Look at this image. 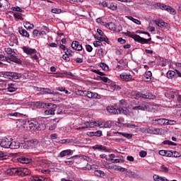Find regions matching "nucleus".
Listing matches in <instances>:
<instances>
[{"mask_svg":"<svg viewBox=\"0 0 181 181\" xmlns=\"http://www.w3.org/2000/svg\"><path fill=\"white\" fill-rule=\"evenodd\" d=\"M23 128L28 131H45L46 129V124L42 123V121L32 122L25 119L23 122Z\"/></svg>","mask_w":181,"mask_h":181,"instance_id":"f257e3e1","label":"nucleus"},{"mask_svg":"<svg viewBox=\"0 0 181 181\" xmlns=\"http://www.w3.org/2000/svg\"><path fill=\"white\" fill-rule=\"evenodd\" d=\"M11 175H17V176H28L30 175V170L26 168H16L10 169Z\"/></svg>","mask_w":181,"mask_h":181,"instance_id":"f03ea898","label":"nucleus"},{"mask_svg":"<svg viewBox=\"0 0 181 181\" xmlns=\"http://www.w3.org/2000/svg\"><path fill=\"white\" fill-rule=\"evenodd\" d=\"M129 37H132L135 40V42H138V43H141V45H146V43H149L151 40H152V38L150 37L148 39H145L142 37H140L139 35L134 34V33L128 32V35Z\"/></svg>","mask_w":181,"mask_h":181,"instance_id":"7ed1b4c3","label":"nucleus"},{"mask_svg":"<svg viewBox=\"0 0 181 181\" xmlns=\"http://www.w3.org/2000/svg\"><path fill=\"white\" fill-rule=\"evenodd\" d=\"M132 94L135 98H144L145 100H153V98H155V95L148 92L144 94L139 91H136L133 92Z\"/></svg>","mask_w":181,"mask_h":181,"instance_id":"20e7f679","label":"nucleus"},{"mask_svg":"<svg viewBox=\"0 0 181 181\" xmlns=\"http://www.w3.org/2000/svg\"><path fill=\"white\" fill-rule=\"evenodd\" d=\"M106 110L109 114H112V115L121 114V107H119V105L118 106L117 104L107 106Z\"/></svg>","mask_w":181,"mask_h":181,"instance_id":"39448f33","label":"nucleus"},{"mask_svg":"<svg viewBox=\"0 0 181 181\" xmlns=\"http://www.w3.org/2000/svg\"><path fill=\"white\" fill-rule=\"evenodd\" d=\"M3 76L5 78H8V80H18L22 77V74H18L16 72H4Z\"/></svg>","mask_w":181,"mask_h":181,"instance_id":"423d86ee","label":"nucleus"},{"mask_svg":"<svg viewBox=\"0 0 181 181\" xmlns=\"http://www.w3.org/2000/svg\"><path fill=\"white\" fill-rule=\"evenodd\" d=\"M45 107L48 109L44 112L45 115H54V112L56 111V108H57V105L53 103H47Z\"/></svg>","mask_w":181,"mask_h":181,"instance_id":"0eeeda50","label":"nucleus"},{"mask_svg":"<svg viewBox=\"0 0 181 181\" xmlns=\"http://www.w3.org/2000/svg\"><path fill=\"white\" fill-rule=\"evenodd\" d=\"M94 127H101L100 122H86L85 126L77 128V129H86V128H94Z\"/></svg>","mask_w":181,"mask_h":181,"instance_id":"6e6552de","label":"nucleus"},{"mask_svg":"<svg viewBox=\"0 0 181 181\" xmlns=\"http://www.w3.org/2000/svg\"><path fill=\"white\" fill-rule=\"evenodd\" d=\"M156 8H159V9H162V11H167V12H170V13H175V9L163 4L157 3L156 4Z\"/></svg>","mask_w":181,"mask_h":181,"instance_id":"1a4fd4ad","label":"nucleus"},{"mask_svg":"<svg viewBox=\"0 0 181 181\" xmlns=\"http://www.w3.org/2000/svg\"><path fill=\"white\" fill-rule=\"evenodd\" d=\"M119 77L122 81H134L135 79L132 78L131 74H128L127 72H123L119 74Z\"/></svg>","mask_w":181,"mask_h":181,"instance_id":"9d476101","label":"nucleus"},{"mask_svg":"<svg viewBox=\"0 0 181 181\" xmlns=\"http://www.w3.org/2000/svg\"><path fill=\"white\" fill-rule=\"evenodd\" d=\"M144 132L146 134H153L154 135H158L160 132V129L159 128L148 127L144 129Z\"/></svg>","mask_w":181,"mask_h":181,"instance_id":"9b49d317","label":"nucleus"},{"mask_svg":"<svg viewBox=\"0 0 181 181\" xmlns=\"http://www.w3.org/2000/svg\"><path fill=\"white\" fill-rule=\"evenodd\" d=\"M11 141V139H8V138L2 139L0 142V146H1V148H10Z\"/></svg>","mask_w":181,"mask_h":181,"instance_id":"f8f14e48","label":"nucleus"},{"mask_svg":"<svg viewBox=\"0 0 181 181\" xmlns=\"http://www.w3.org/2000/svg\"><path fill=\"white\" fill-rule=\"evenodd\" d=\"M22 49L24 53H25V54H28L30 56H31L32 54H35V53H37V51L35 49H33L29 47L24 46Z\"/></svg>","mask_w":181,"mask_h":181,"instance_id":"ddd939ff","label":"nucleus"},{"mask_svg":"<svg viewBox=\"0 0 181 181\" xmlns=\"http://www.w3.org/2000/svg\"><path fill=\"white\" fill-rule=\"evenodd\" d=\"M71 47L74 50H76L77 52H81V50H83V45L80 44L78 41H73Z\"/></svg>","mask_w":181,"mask_h":181,"instance_id":"4468645a","label":"nucleus"},{"mask_svg":"<svg viewBox=\"0 0 181 181\" xmlns=\"http://www.w3.org/2000/svg\"><path fill=\"white\" fill-rule=\"evenodd\" d=\"M40 91H41V93H43L44 94H53L54 95L59 94V92L54 93L53 90L47 88H40Z\"/></svg>","mask_w":181,"mask_h":181,"instance_id":"2eb2a0df","label":"nucleus"},{"mask_svg":"<svg viewBox=\"0 0 181 181\" xmlns=\"http://www.w3.org/2000/svg\"><path fill=\"white\" fill-rule=\"evenodd\" d=\"M10 149H19L21 148V143L19 141L11 140L10 141Z\"/></svg>","mask_w":181,"mask_h":181,"instance_id":"dca6fc26","label":"nucleus"},{"mask_svg":"<svg viewBox=\"0 0 181 181\" xmlns=\"http://www.w3.org/2000/svg\"><path fill=\"white\" fill-rule=\"evenodd\" d=\"M107 88L110 91H115V90H118L119 88V86L115 83V82H113L112 81H110V82L108 83Z\"/></svg>","mask_w":181,"mask_h":181,"instance_id":"f3484780","label":"nucleus"},{"mask_svg":"<svg viewBox=\"0 0 181 181\" xmlns=\"http://www.w3.org/2000/svg\"><path fill=\"white\" fill-rule=\"evenodd\" d=\"M124 105H125V100H120L119 103V107L121 109V113L124 114L125 115H128V109L127 107H124Z\"/></svg>","mask_w":181,"mask_h":181,"instance_id":"a211bd4d","label":"nucleus"},{"mask_svg":"<svg viewBox=\"0 0 181 181\" xmlns=\"http://www.w3.org/2000/svg\"><path fill=\"white\" fill-rule=\"evenodd\" d=\"M144 81H151L152 80V72L151 71H146L145 74L143 76Z\"/></svg>","mask_w":181,"mask_h":181,"instance_id":"6ab92c4d","label":"nucleus"},{"mask_svg":"<svg viewBox=\"0 0 181 181\" xmlns=\"http://www.w3.org/2000/svg\"><path fill=\"white\" fill-rule=\"evenodd\" d=\"M8 62H13V63H17V64H22V61L21 59L16 57V54L11 55L8 57Z\"/></svg>","mask_w":181,"mask_h":181,"instance_id":"aec40b11","label":"nucleus"},{"mask_svg":"<svg viewBox=\"0 0 181 181\" xmlns=\"http://www.w3.org/2000/svg\"><path fill=\"white\" fill-rule=\"evenodd\" d=\"M92 148L94 151H101L103 152H107V147L103 146V145H100V144H95V146H93L92 147Z\"/></svg>","mask_w":181,"mask_h":181,"instance_id":"412c9836","label":"nucleus"},{"mask_svg":"<svg viewBox=\"0 0 181 181\" xmlns=\"http://www.w3.org/2000/svg\"><path fill=\"white\" fill-rule=\"evenodd\" d=\"M104 26H105V28L110 30H116L117 29V25H115V24L112 22L105 23Z\"/></svg>","mask_w":181,"mask_h":181,"instance_id":"4be33fe9","label":"nucleus"},{"mask_svg":"<svg viewBox=\"0 0 181 181\" xmlns=\"http://www.w3.org/2000/svg\"><path fill=\"white\" fill-rule=\"evenodd\" d=\"M155 23L159 28H167L168 27V23H165V21H163V20H162V19L156 20L155 21Z\"/></svg>","mask_w":181,"mask_h":181,"instance_id":"5701e85b","label":"nucleus"},{"mask_svg":"<svg viewBox=\"0 0 181 181\" xmlns=\"http://www.w3.org/2000/svg\"><path fill=\"white\" fill-rule=\"evenodd\" d=\"M47 104V103L37 101L34 103V107L37 108H46Z\"/></svg>","mask_w":181,"mask_h":181,"instance_id":"b1692460","label":"nucleus"},{"mask_svg":"<svg viewBox=\"0 0 181 181\" xmlns=\"http://www.w3.org/2000/svg\"><path fill=\"white\" fill-rule=\"evenodd\" d=\"M69 155H73V151L70 149L64 150L59 153V156L61 158H64V156H69Z\"/></svg>","mask_w":181,"mask_h":181,"instance_id":"393cba45","label":"nucleus"},{"mask_svg":"<svg viewBox=\"0 0 181 181\" xmlns=\"http://www.w3.org/2000/svg\"><path fill=\"white\" fill-rule=\"evenodd\" d=\"M18 161L20 162V163H30V162H32V159L25 156H21L18 158Z\"/></svg>","mask_w":181,"mask_h":181,"instance_id":"a878e982","label":"nucleus"},{"mask_svg":"<svg viewBox=\"0 0 181 181\" xmlns=\"http://www.w3.org/2000/svg\"><path fill=\"white\" fill-rule=\"evenodd\" d=\"M74 158H78V156L76 155V156H71L70 158V159H74ZM79 158L81 159H83V160H86L87 162H90L91 161V158L87 156H84V155H81V156H79Z\"/></svg>","mask_w":181,"mask_h":181,"instance_id":"bb28decb","label":"nucleus"},{"mask_svg":"<svg viewBox=\"0 0 181 181\" xmlns=\"http://www.w3.org/2000/svg\"><path fill=\"white\" fill-rule=\"evenodd\" d=\"M4 52H6V53L8 54L10 57L13 56L14 54H16V52H15V50H13L11 47L4 48Z\"/></svg>","mask_w":181,"mask_h":181,"instance_id":"cd10ccee","label":"nucleus"},{"mask_svg":"<svg viewBox=\"0 0 181 181\" xmlns=\"http://www.w3.org/2000/svg\"><path fill=\"white\" fill-rule=\"evenodd\" d=\"M18 32L21 36H23L24 37H29L30 35L28 31L23 28H19Z\"/></svg>","mask_w":181,"mask_h":181,"instance_id":"c85d7f7f","label":"nucleus"},{"mask_svg":"<svg viewBox=\"0 0 181 181\" xmlns=\"http://www.w3.org/2000/svg\"><path fill=\"white\" fill-rule=\"evenodd\" d=\"M95 176H98L99 177H104L105 176V173L102 171L101 170H95L94 171Z\"/></svg>","mask_w":181,"mask_h":181,"instance_id":"c756f323","label":"nucleus"},{"mask_svg":"<svg viewBox=\"0 0 181 181\" xmlns=\"http://www.w3.org/2000/svg\"><path fill=\"white\" fill-rule=\"evenodd\" d=\"M14 84L13 83H11L8 85V88L7 90L8 91V93H15V91H16V90H18V88L14 87Z\"/></svg>","mask_w":181,"mask_h":181,"instance_id":"7c9ffc66","label":"nucleus"},{"mask_svg":"<svg viewBox=\"0 0 181 181\" xmlns=\"http://www.w3.org/2000/svg\"><path fill=\"white\" fill-rule=\"evenodd\" d=\"M107 160L111 163H124V160L122 159L109 158Z\"/></svg>","mask_w":181,"mask_h":181,"instance_id":"2f4dec72","label":"nucleus"},{"mask_svg":"<svg viewBox=\"0 0 181 181\" xmlns=\"http://www.w3.org/2000/svg\"><path fill=\"white\" fill-rule=\"evenodd\" d=\"M153 179L155 181H168V179H166V177H162L158 175H154Z\"/></svg>","mask_w":181,"mask_h":181,"instance_id":"473e14b6","label":"nucleus"},{"mask_svg":"<svg viewBox=\"0 0 181 181\" xmlns=\"http://www.w3.org/2000/svg\"><path fill=\"white\" fill-rule=\"evenodd\" d=\"M74 94H76V95H81V97H85L86 90L76 89L74 91Z\"/></svg>","mask_w":181,"mask_h":181,"instance_id":"72a5a7b5","label":"nucleus"},{"mask_svg":"<svg viewBox=\"0 0 181 181\" xmlns=\"http://www.w3.org/2000/svg\"><path fill=\"white\" fill-rule=\"evenodd\" d=\"M108 9H111V11H117V9H118V6L115 3H110Z\"/></svg>","mask_w":181,"mask_h":181,"instance_id":"f704fd0d","label":"nucleus"},{"mask_svg":"<svg viewBox=\"0 0 181 181\" xmlns=\"http://www.w3.org/2000/svg\"><path fill=\"white\" fill-rule=\"evenodd\" d=\"M163 144L164 145H169L170 146H176V145H177V144L173 142V141H169V140H165L163 142Z\"/></svg>","mask_w":181,"mask_h":181,"instance_id":"c9c22d12","label":"nucleus"},{"mask_svg":"<svg viewBox=\"0 0 181 181\" xmlns=\"http://www.w3.org/2000/svg\"><path fill=\"white\" fill-rule=\"evenodd\" d=\"M175 76H176V72H175L174 71H168L167 72L168 78H173Z\"/></svg>","mask_w":181,"mask_h":181,"instance_id":"e433bc0d","label":"nucleus"},{"mask_svg":"<svg viewBox=\"0 0 181 181\" xmlns=\"http://www.w3.org/2000/svg\"><path fill=\"white\" fill-rule=\"evenodd\" d=\"M117 134H120V135H122L124 138H127V139H131V138H132V134L122 132H117Z\"/></svg>","mask_w":181,"mask_h":181,"instance_id":"4c0bfd02","label":"nucleus"},{"mask_svg":"<svg viewBox=\"0 0 181 181\" xmlns=\"http://www.w3.org/2000/svg\"><path fill=\"white\" fill-rule=\"evenodd\" d=\"M65 54H67L69 57H73L74 56V52L71 49H66V51L64 52Z\"/></svg>","mask_w":181,"mask_h":181,"instance_id":"58836bf2","label":"nucleus"},{"mask_svg":"<svg viewBox=\"0 0 181 181\" xmlns=\"http://www.w3.org/2000/svg\"><path fill=\"white\" fill-rule=\"evenodd\" d=\"M24 27L25 29H33L35 28V25L33 24H30L29 22H25L24 24Z\"/></svg>","mask_w":181,"mask_h":181,"instance_id":"ea45409f","label":"nucleus"},{"mask_svg":"<svg viewBox=\"0 0 181 181\" xmlns=\"http://www.w3.org/2000/svg\"><path fill=\"white\" fill-rule=\"evenodd\" d=\"M92 136H98V138H100V136H103V132H101V130H98L97 132H92Z\"/></svg>","mask_w":181,"mask_h":181,"instance_id":"a19ab883","label":"nucleus"},{"mask_svg":"<svg viewBox=\"0 0 181 181\" xmlns=\"http://www.w3.org/2000/svg\"><path fill=\"white\" fill-rule=\"evenodd\" d=\"M95 39H97V40H99V42H108V38L107 37H103V36H100V37H95Z\"/></svg>","mask_w":181,"mask_h":181,"instance_id":"79ce46f5","label":"nucleus"},{"mask_svg":"<svg viewBox=\"0 0 181 181\" xmlns=\"http://www.w3.org/2000/svg\"><path fill=\"white\" fill-rule=\"evenodd\" d=\"M100 80H101L102 81H103V83H110L111 80L105 76H100L99 77Z\"/></svg>","mask_w":181,"mask_h":181,"instance_id":"37998d69","label":"nucleus"},{"mask_svg":"<svg viewBox=\"0 0 181 181\" xmlns=\"http://www.w3.org/2000/svg\"><path fill=\"white\" fill-rule=\"evenodd\" d=\"M106 169H107L108 170H118V166L115 165H107V167H106Z\"/></svg>","mask_w":181,"mask_h":181,"instance_id":"c03bdc74","label":"nucleus"},{"mask_svg":"<svg viewBox=\"0 0 181 181\" xmlns=\"http://www.w3.org/2000/svg\"><path fill=\"white\" fill-rule=\"evenodd\" d=\"M13 16L16 19H20L21 21H23V18H22V14L21 13H16L13 14Z\"/></svg>","mask_w":181,"mask_h":181,"instance_id":"a18cd8bd","label":"nucleus"},{"mask_svg":"<svg viewBox=\"0 0 181 181\" xmlns=\"http://www.w3.org/2000/svg\"><path fill=\"white\" fill-rule=\"evenodd\" d=\"M100 67L101 69H103V70H104L105 71H108L109 70V67H108V65H107L106 64H104V63H101L100 64Z\"/></svg>","mask_w":181,"mask_h":181,"instance_id":"49530a36","label":"nucleus"},{"mask_svg":"<svg viewBox=\"0 0 181 181\" xmlns=\"http://www.w3.org/2000/svg\"><path fill=\"white\" fill-rule=\"evenodd\" d=\"M132 110H140V111H145V107L142 106V105H137V106H134Z\"/></svg>","mask_w":181,"mask_h":181,"instance_id":"de8ad7c7","label":"nucleus"},{"mask_svg":"<svg viewBox=\"0 0 181 181\" xmlns=\"http://www.w3.org/2000/svg\"><path fill=\"white\" fill-rule=\"evenodd\" d=\"M166 119H158V125H166Z\"/></svg>","mask_w":181,"mask_h":181,"instance_id":"09e8293b","label":"nucleus"},{"mask_svg":"<svg viewBox=\"0 0 181 181\" xmlns=\"http://www.w3.org/2000/svg\"><path fill=\"white\" fill-rule=\"evenodd\" d=\"M181 153L179 151H173V158H180Z\"/></svg>","mask_w":181,"mask_h":181,"instance_id":"8fccbe9b","label":"nucleus"},{"mask_svg":"<svg viewBox=\"0 0 181 181\" xmlns=\"http://www.w3.org/2000/svg\"><path fill=\"white\" fill-rule=\"evenodd\" d=\"M129 19H130L131 21H132V22H134V23H136V25H141V22L139 21V20L134 18L133 17L130 16L129 18Z\"/></svg>","mask_w":181,"mask_h":181,"instance_id":"3c124183","label":"nucleus"},{"mask_svg":"<svg viewBox=\"0 0 181 181\" xmlns=\"http://www.w3.org/2000/svg\"><path fill=\"white\" fill-rule=\"evenodd\" d=\"M126 175H127V176H135V172H133L131 170L127 169L126 170Z\"/></svg>","mask_w":181,"mask_h":181,"instance_id":"603ef678","label":"nucleus"},{"mask_svg":"<svg viewBox=\"0 0 181 181\" xmlns=\"http://www.w3.org/2000/svg\"><path fill=\"white\" fill-rule=\"evenodd\" d=\"M28 144H32L33 145H37L39 144V141L36 139H31L28 141Z\"/></svg>","mask_w":181,"mask_h":181,"instance_id":"864d4df0","label":"nucleus"},{"mask_svg":"<svg viewBox=\"0 0 181 181\" xmlns=\"http://www.w3.org/2000/svg\"><path fill=\"white\" fill-rule=\"evenodd\" d=\"M93 73H95V74H98L99 76H105V74H104V72L100 71V70L93 69Z\"/></svg>","mask_w":181,"mask_h":181,"instance_id":"5fc2aeb1","label":"nucleus"},{"mask_svg":"<svg viewBox=\"0 0 181 181\" xmlns=\"http://www.w3.org/2000/svg\"><path fill=\"white\" fill-rule=\"evenodd\" d=\"M175 124H176V121L175 120L167 119L165 122V125H175Z\"/></svg>","mask_w":181,"mask_h":181,"instance_id":"6e6d98bb","label":"nucleus"},{"mask_svg":"<svg viewBox=\"0 0 181 181\" xmlns=\"http://www.w3.org/2000/svg\"><path fill=\"white\" fill-rule=\"evenodd\" d=\"M52 13H62V9L60 8H52L51 10Z\"/></svg>","mask_w":181,"mask_h":181,"instance_id":"4d7b16f0","label":"nucleus"},{"mask_svg":"<svg viewBox=\"0 0 181 181\" xmlns=\"http://www.w3.org/2000/svg\"><path fill=\"white\" fill-rule=\"evenodd\" d=\"M12 11H14L16 12H21V13H23V10H22V8H21L20 7H12Z\"/></svg>","mask_w":181,"mask_h":181,"instance_id":"13d9d810","label":"nucleus"},{"mask_svg":"<svg viewBox=\"0 0 181 181\" xmlns=\"http://www.w3.org/2000/svg\"><path fill=\"white\" fill-rule=\"evenodd\" d=\"M31 56V59H33V60H35V62H39V57H37V54H33Z\"/></svg>","mask_w":181,"mask_h":181,"instance_id":"bf43d9fd","label":"nucleus"},{"mask_svg":"<svg viewBox=\"0 0 181 181\" xmlns=\"http://www.w3.org/2000/svg\"><path fill=\"white\" fill-rule=\"evenodd\" d=\"M84 97H87L88 98H93V95H91V91L85 90Z\"/></svg>","mask_w":181,"mask_h":181,"instance_id":"052dcab7","label":"nucleus"},{"mask_svg":"<svg viewBox=\"0 0 181 181\" xmlns=\"http://www.w3.org/2000/svg\"><path fill=\"white\" fill-rule=\"evenodd\" d=\"M146 155H148V153H146V151H141L139 152V157L140 158H145V156H146Z\"/></svg>","mask_w":181,"mask_h":181,"instance_id":"680f3d73","label":"nucleus"},{"mask_svg":"<svg viewBox=\"0 0 181 181\" xmlns=\"http://www.w3.org/2000/svg\"><path fill=\"white\" fill-rule=\"evenodd\" d=\"M165 156H168V158H173V151L167 150Z\"/></svg>","mask_w":181,"mask_h":181,"instance_id":"e2e57ef3","label":"nucleus"},{"mask_svg":"<svg viewBox=\"0 0 181 181\" xmlns=\"http://www.w3.org/2000/svg\"><path fill=\"white\" fill-rule=\"evenodd\" d=\"M158 153L162 156H166V153H168V150H160L159 151Z\"/></svg>","mask_w":181,"mask_h":181,"instance_id":"0e129e2a","label":"nucleus"},{"mask_svg":"<svg viewBox=\"0 0 181 181\" xmlns=\"http://www.w3.org/2000/svg\"><path fill=\"white\" fill-rule=\"evenodd\" d=\"M86 49L88 52V53H91V52H93V47H91V45H86Z\"/></svg>","mask_w":181,"mask_h":181,"instance_id":"69168bd1","label":"nucleus"},{"mask_svg":"<svg viewBox=\"0 0 181 181\" xmlns=\"http://www.w3.org/2000/svg\"><path fill=\"white\" fill-rule=\"evenodd\" d=\"M62 59L66 62H70V57L67 54H64Z\"/></svg>","mask_w":181,"mask_h":181,"instance_id":"338daca9","label":"nucleus"},{"mask_svg":"<svg viewBox=\"0 0 181 181\" xmlns=\"http://www.w3.org/2000/svg\"><path fill=\"white\" fill-rule=\"evenodd\" d=\"M32 181H43V180L39 178V177L35 176V177H33Z\"/></svg>","mask_w":181,"mask_h":181,"instance_id":"774afa93","label":"nucleus"}]
</instances>
